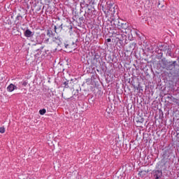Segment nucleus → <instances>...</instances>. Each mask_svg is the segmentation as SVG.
Listing matches in <instances>:
<instances>
[{"instance_id":"nucleus-1","label":"nucleus","mask_w":179,"mask_h":179,"mask_svg":"<svg viewBox=\"0 0 179 179\" xmlns=\"http://www.w3.org/2000/svg\"><path fill=\"white\" fill-rule=\"evenodd\" d=\"M159 65L163 69L170 71L171 73H176L179 71V62H169L165 57L159 61Z\"/></svg>"},{"instance_id":"nucleus-2","label":"nucleus","mask_w":179,"mask_h":179,"mask_svg":"<svg viewBox=\"0 0 179 179\" xmlns=\"http://www.w3.org/2000/svg\"><path fill=\"white\" fill-rule=\"evenodd\" d=\"M110 24L119 30H127L128 29V24L120 18H113L110 21Z\"/></svg>"},{"instance_id":"nucleus-3","label":"nucleus","mask_w":179,"mask_h":179,"mask_svg":"<svg viewBox=\"0 0 179 179\" xmlns=\"http://www.w3.org/2000/svg\"><path fill=\"white\" fill-rule=\"evenodd\" d=\"M34 52L36 58H44L45 57H48L50 50L44 49V46H41L39 48L35 47Z\"/></svg>"},{"instance_id":"nucleus-4","label":"nucleus","mask_w":179,"mask_h":179,"mask_svg":"<svg viewBox=\"0 0 179 179\" xmlns=\"http://www.w3.org/2000/svg\"><path fill=\"white\" fill-rule=\"evenodd\" d=\"M50 37H54V33L52 32V29H51V28L46 30V35L45 34H41V38H43L45 44H48V43H50Z\"/></svg>"},{"instance_id":"nucleus-5","label":"nucleus","mask_w":179,"mask_h":179,"mask_svg":"<svg viewBox=\"0 0 179 179\" xmlns=\"http://www.w3.org/2000/svg\"><path fill=\"white\" fill-rule=\"evenodd\" d=\"M63 24L62 22L59 20H57L55 24H53L55 33H56V34H61V33H63Z\"/></svg>"},{"instance_id":"nucleus-6","label":"nucleus","mask_w":179,"mask_h":179,"mask_svg":"<svg viewBox=\"0 0 179 179\" xmlns=\"http://www.w3.org/2000/svg\"><path fill=\"white\" fill-rule=\"evenodd\" d=\"M19 10H20V13H18L14 21V23L16 25L22 24V22L23 21V16L24 15V13L26 12L23 8Z\"/></svg>"},{"instance_id":"nucleus-7","label":"nucleus","mask_w":179,"mask_h":179,"mask_svg":"<svg viewBox=\"0 0 179 179\" xmlns=\"http://www.w3.org/2000/svg\"><path fill=\"white\" fill-rule=\"evenodd\" d=\"M55 43L56 44H57V45L59 47H65V48H71V44H65L62 42V38H59V37H57V38H55Z\"/></svg>"},{"instance_id":"nucleus-8","label":"nucleus","mask_w":179,"mask_h":179,"mask_svg":"<svg viewBox=\"0 0 179 179\" xmlns=\"http://www.w3.org/2000/svg\"><path fill=\"white\" fill-rule=\"evenodd\" d=\"M151 174L154 179H162V177H163V172L162 170H153Z\"/></svg>"},{"instance_id":"nucleus-9","label":"nucleus","mask_w":179,"mask_h":179,"mask_svg":"<svg viewBox=\"0 0 179 179\" xmlns=\"http://www.w3.org/2000/svg\"><path fill=\"white\" fill-rule=\"evenodd\" d=\"M72 24L69 22H67L66 24H63V33H66L69 31V33H71L72 31Z\"/></svg>"},{"instance_id":"nucleus-10","label":"nucleus","mask_w":179,"mask_h":179,"mask_svg":"<svg viewBox=\"0 0 179 179\" xmlns=\"http://www.w3.org/2000/svg\"><path fill=\"white\" fill-rule=\"evenodd\" d=\"M134 121L136 122L138 127H142L143 122H145V118H143V117L141 115H138L136 117H134Z\"/></svg>"},{"instance_id":"nucleus-11","label":"nucleus","mask_w":179,"mask_h":179,"mask_svg":"<svg viewBox=\"0 0 179 179\" xmlns=\"http://www.w3.org/2000/svg\"><path fill=\"white\" fill-rule=\"evenodd\" d=\"M136 48V42L134 41H129V45L127 48V51L132 52V51H134V50H135Z\"/></svg>"},{"instance_id":"nucleus-12","label":"nucleus","mask_w":179,"mask_h":179,"mask_svg":"<svg viewBox=\"0 0 179 179\" xmlns=\"http://www.w3.org/2000/svg\"><path fill=\"white\" fill-rule=\"evenodd\" d=\"M108 10L111 15H115V13L118 11V6H117L115 4H110Z\"/></svg>"},{"instance_id":"nucleus-13","label":"nucleus","mask_w":179,"mask_h":179,"mask_svg":"<svg viewBox=\"0 0 179 179\" xmlns=\"http://www.w3.org/2000/svg\"><path fill=\"white\" fill-rule=\"evenodd\" d=\"M80 12H82V9H84V8H85V13H87V15H92V10L89 8V4L88 3H80Z\"/></svg>"},{"instance_id":"nucleus-14","label":"nucleus","mask_w":179,"mask_h":179,"mask_svg":"<svg viewBox=\"0 0 179 179\" xmlns=\"http://www.w3.org/2000/svg\"><path fill=\"white\" fill-rule=\"evenodd\" d=\"M157 50L158 51H167V52H169V51H170V47L167 45H159L158 47H157Z\"/></svg>"},{"instance_id":"nucleus-15","label":"nucleus","mask_w":179,"mask_h":179,"mask_svg":"<svg viewBox=\"0 0 179 179\" xmlns=\"http://www.w3.org/2000/svg\"><path fill=\"white\" fill-rule=\"evenodd\" d=\"M24 36L27 38H30L34 36V32L31 31L30 29H27L24 32Z\"/></svg>"},{"instance_id":"nucleus-16","label":"nucleus","mask_w":179,"mask_h":179,"mask_svg":"<svg viewBox=\"0 0 179 179\" xmlns=\"http://www.w3.org/2000/svg\"><path fill=\"white\" fill-rule=\"evenodd\" d=\"M116 38L119 40V41H124L127 39V36L125 35V34L121 31V33L116 36Z\"/></svg>"},{"instance_id":"nucleus-17","label":"nucleus","mask_w":179,"mask_h":179,"mask_svg":"<svg viewBox=\"0 0 179 179\" xmlns=\"http://www.w3.org/2000/svg\"><path fill=\"white\" fill-rule=\"evenodd\" d=\"M7 90L8 92H13V90H17V87L16 85L11 83L8 86Z\"/></svg>"},{"instance_id":"nucleus-18","label":"nucleus","mask_w":179,"mask_h":179,"mask_svg":"<svg viewBox=\"0 0 179 179\" xmlns=\"http://www.w3.org/2000/svg\"><path fill=\"white\" fill-rule=\"evenodd\" d=\"M78 37H79V36H78L77 34H74V41H72V43H69V44H70V47H71V45H74V47H75V45H76V42H77L78 40Z\"/></svg>"},{"instance_id":"nucleus-19","label":"nucleus","mask_w":179,"mask_h":179,"mask_svg":"<svg viewBox=\"0 0 179 179\" xmlns=\"http://www.w3.org/2000/svg\"><path fill=\"white\" fill-rule=\"evenodd\" d=\"M166 99H168V100H170L171 101H173V103H177V101H178V99L174 98V96L171 94H169V96H166Z\"/></svg>"},{"instance_id":"nucleus-20","label":"nucleus","mask_w":179,"mask_h":179,"mask_svg":"<svg viewBox=\"0 0 179 179\" xmlns=\"http://www.w3.org/2000/svg\"><path fill=\"white\" fill-rule=\"evenodd\" d=\"M71 82H72V80H66L64 82H63V85H64V87H66V89H68V87H69V83H71Z\"/></svg>"},{"instance_id":"nucleus-21","label":"nucleus","mask_w":179,"mask_h":179,"mask_svg":"<svg viewBox=\"0 0 179 179\" xmlns=\"http://www.w3.org/2000/svg\"><path fill=\"white\" fill-rule=\"evenodd\" d=\"M120 33H121V31L115 30V31H113L112 36H113V37H115V38H116V37H117L119 34H120Z\"/></svg>"},{"instance_id":"nucleus-22","label":"nucleus","mask_w":179,"mask_h":179,"mask_svg":"<svg viewBox=\"0 0 179 179\" xmlns=\"http://www.w3.org/2000/svg\"><path fill=\"white\" fill-rule=\"evenodd\" d=\"M156 52H157V54H159L158 58L159 59H161V58L163 57V52H162V51L159 50V49H156Z\"/></svg>"},{"instance_id":"nucleus-23","label":"nucleus","mask_w":179,"mask_h":179,"mask_svg":"<svg viewBox=\"0 0 179 179\" xmlns=\"http://www.w3.org/2000/svg\"><path fill=\"white\" fill-rule=\"evenodd\" d=\"M45 113H47V110H45V108L41 109L39 110V114H41V115H44V114H45Z\"/></svg>"},{"instance_id":"nucleus-24","label":"nucleus","mask_w":179,"mask_h":179,"mask_svg":"<svg viewBox=\"0 0 179 179\" xmlns=\"http://www.w3.org/2000/svg\"><path fill=\"white\" fill-rule=\"evenodd\" d=\"M0 134H5V127H0Z\"/></svg>"},{"instance_id":"nucleus-25","label":"nucleus","mask_w":179,"mask_h":179,"mask_svg":"<svg viewBox=\"0 0 179 179\" xmlns=\"http://www.w3.org/2000/svg\"><path fill=\"white\" fill-rule=\"evenodd\" d=\"M88 5H94V0H88Z\"/></svg>"},{"instance_id":"nucleus-26","label":"nucleus","mask_w":179,"mask_h":179,"mask_svg":"<svg viewBox=\"0 0 179 179\" xmlns=\"http://www.w3.org/2000/svg\"><path fill=\"white\" fill-rule=\"evenodd\" d=\"M85 83H87V85H90V83H92V79L88 78L86 80Z\"/></svg>"},{"instance_id":"nucleus-27","label":"nucleus","mask_w":179,"mask_h":179,"mask_svg":"<svg viewBox=\"0 0 179 179\" xmlns=\"http://www.w3.org/2000/svg\"><path fill=\"white\" fill-rule=\"evenodd\" d=\"M27 81H23L21 83V85H22V86H24V87H26V86H27Z\"/></svg>"},{"instance_id":"nucleus-28","label":"nucleus","mask_w":179,"mask_h":179,"mask_svg":"<svg viewBox=\"0 0 179 179\" xmlns=\"http://www.w3.org/2000/svg\"><path fill=\"white\" fill-rule=\"evenodd\" d=\"M78 19V15H75L73 17V22H75Z\"/></svg>"},{"instance_id":"nucleus-29","label":"nucleus","mask_w":179,"mask_h":179,"mask_svg":"<svg viewBox=\"0 0 179 179\" xmlns=\"http://www.w3.org/2000/svg\"><path fill=\"white\" fill-rule=\"evenodd\" d=\"M143 173H146V171H139V172H138V174H139L140 176H142Z\"/></svg>"},{"instance_id":"nucleus-30","label":"nucleus","mask_w":179,"mask_h":179,"mask_svg":"<svg viewBox=\"0 0 179 179\" xmlns=\"http://www.w3.org/2000/svg\"><path fill=\"white\" fill-rule=\"evenodd\" d=\"M13 2H22V0H11Z\"/></svg>"},{"instance_id":"nucleus-31","label":"nucleus","mask_w":179,"mask_h":179,"mask_svg":"<svg viewBox=\"0 0 179 179\" xmlns=\"http://www.w3.org/2000/svg\"><path fill=\"white\" fill-rule=\"evenodd\" d=\"M106 41V43H111V38H107Z\"/></svg>"},{"instance_id":"nucleus-32","label":"nucleus","mask_w":179,"mask_h":179,"mask_svg":"<svg viewBox=\"0 0 179 179\" xmlns=\"http://www.w3.org/2000/svg\"><path fill=\"white\" fill-rule=\"evenodd\" d=\"M8 24H12V21L8 20L6 22Z\"/></svg>"},{"instance_id":"nucleus-33","label":"nucleus","mask_w":179,"mask_h":179,"mask_svg":"<svg viewBox=\"0 0 179 179\" xmlns=\"http://www.w3.org/2000/svg\"><path fill=\"white\" fill-rule=\"evenodd\" d=\"M158 8H163V6L160 5V3H158Z\"/></svg>"},{"instance_id":"nucleus-34","label":"nucleus","mask_w":179,"mask_h":179,"mask_svg":"<svg viewBox=\"0 0 179 179\" xmlns=\"http://www.w3.org/2000/svg\"><path fill=\"white\" fill-rule=\"evenodd\" d=\"M83 17H79V20H82V21H83Z\"/></svg>"},{"instance_id":"nucleus-35","label":"nucleus","mask_w":179,"mask_h":179,"mask_svg":"<svg viewBox=\"0 0 179 179\" xmlns=\"http://www.w3.org/2000/svg\"><path fill=\"white\" fill-rule=\"evenodd\" d=\"M133 82H138V79L132 80Z\"/></svg>"},{"instance_id":"nucleus-36","label":"nucleus","mask_w":179,"mask_h":179,"mask_svg":"<svg viewBox=\"0 0 179 179\" xmlns=\"http://www.w3.org/2000/svg\"><path fill=\"white\" fill-rule=\"evenodd\" d=\"M166 152L165 151V153L164 154V157H166Z\"/></svg>"},{"instance_id":"nucleus-37","label":"nucleus","mask_w":179,"mask_h":179,"mask_svg":"<svg viewBox=\"0 0 179 179\" xmlns=\"http://www.w3.org/2000/svg\"><path fill=\"white\" fill-rule=\"evenodd\" d=\"M0 2H3V0H0Z\"/></svg>"},{"instance_id":"nucleus-38","label":"nucleus","mask_w":179,"mask_h":179,"mask_svg":"<svg viewBox=\"0 0 179 179\" xmlns=\"http://www.w3.org/2000/svg\"><path fill=\"white\" fill-rule=\"evenodd\" d=\"M48 2H50V0H46Z\"/></svg>"},{"instance_id":"nucleus-39","label":"nucleus","mask_w":179,"mask_h":179,"mask_svg":"<svg viewBox=\"0 0 179 179\" xmlns=\"http://www.w3.org/2000/svg\"><path fill=\"white\" fill-rule=\"evenodd\" d=\"M93 162H96V159H93Z\"/></svg>"},{"instance_id":"nucleus-40","label":"nucleus","mask_w":179,"mask_h":179,"mask_svg":"<svg viewBox=\"0 0 179 179\" xmlns=\"http://www.w3.org/2000/svg\"><path fill=\"white\" fill-rule=\"evenodd\" d=\"M147 1H148V2H150V0H147Z\"/></svg>"},{"instance_id":"nucleus-41","label":"nucleus","mask_w":179,"mask_h":179,"mask_svg":"<svg viewBox=\"0 0 179 179\" xmlns=\"http://www.w3.org/2000/svg\"><path fill=\"white\" fill-rule=\"evenodd\" d=\"M11 18L13 19V16H11Z\"/></svg>"}]
</instances>
